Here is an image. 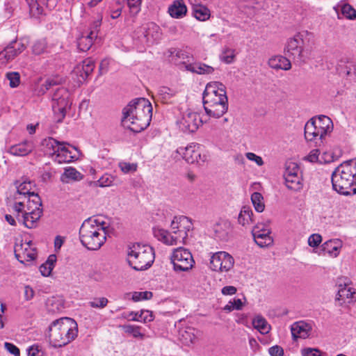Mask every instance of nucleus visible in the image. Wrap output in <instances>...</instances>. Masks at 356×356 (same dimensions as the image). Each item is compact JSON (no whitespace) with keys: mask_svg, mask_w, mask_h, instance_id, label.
<instances>
[{"mask_svg":"<svg viewBox=\"0 0 356 356\" xmlns=\"http://www.w3.org/2000/svg\"><path fill=\"white\" fill-rule=\"evenodd\" d=\"M122 125L135 133L145 129L152 117V106L145 98H136L123 108Z\"/></svg>","mask_w":356,"mask_h":356,"instance_id":"f257e3e1","label":"nucleus"},{"mask_svg":"<svg viewBox=\"0 0 356 356\" xmlns=\"http://www.w3.org/2000/svg\"><path fill=\"white\" fill-rule=\"evenodd\" d=\"M203 106L207 115L219 118L228 110L226 87L219 81L207 84L202 94Z\"/></svg>","mask_w":356,"mask_h":356,"instance_id":"f03ea898","label":"nucleus"},{"mask_svg":"<svg viewBox=\"0 0 356 356\" xmlns=\"http://www.w3.org/2000/svg\"><path fill=\"white\" fill-rule=\"evenodd\" d=\"M170 228L171 232L159 227H154V236L168 245L186 244L188 232L192 230L193 223L186 216H175L172 220Z\"/></svg>","mask_w":356,"mask_h":356,"instance_id":"7ed1b4c3","label":"nucleus"},{"mask_svg":"<svg viewBox=\"0 0 356 356\" xmlns=\"http://www.w3.org/2000/svg\"><path fill=\"white\" fill-rule=\"evenodd\" d=\"M105 225V222L93 218L85 220L79 229L82 245L88 250H99L106 240Z\"/></svg>","mask_w":356,"mask_h":356,"instance_id":"20e7f679","label":"nucleus"},{"mask_svg":"<svg viewBox=\"0 0 356 356\" xmlns=\"http://www.w3.org/2000/svg\"><path fill=\"white\" fill-rule=\"evenodd\" d=\"M78 334L77 323L70 318L54 321L49 326V343L54 348H60L72 342Z\"/></svg>","mask_w":356,"mask_h":356,"instance_id":"39448f33","label":"nucleus"},{"mask_svg":"<svg viewBox=\"0 0 356 356\" xmlns=\"http://www.w3.org/2000/svg\"><path fill=\"white\" fill-rule=\"evenodd\" d=\"M355 167L350 165L348 161L344 162L337 167L331 175L332 188L337 193L348 196L353 193L356 187V173Z\"/></svg>","mask_w":356,"mask_h":356,"instance_id":"423d86ee","label":"nucleus"},{"mask_svg":"<svg viewBox=\"0 0 356 356\" xmlns=\"http://www.w3.org/2000/svg\"><path fill=\"white\" fill-rule=\"evenodd\" d=\"M127 261L129 266L136 270H145L149 268L154 261L153 248L139 243L129 245Z\"/></svg>","mask_w":356,"mask_h":356,"instance_id":"0eeeda50","label":"nucleus"},{"mask_svg":"<svg viewBox=\"0 0 356 356\" xmlns=\"http://www.w3.org/2000/svg\"><path fill=\"white\" fill-rule=\"evenodd\" d=\"M307 35V31L299 32L287 39L286 42L284 49V54L295 65L305 64L309 58V51L305 48V38Z\"/></svg>","mask_w":356,"mask_h":356,"instance_id":"6e6552de","label":"nucleus"},{"mask_svg":"<svg viewBox=\"0 0 356 356\" xmlns=\"http://www.w3.org/2000/svg\"><path fill=\"white\" fill-rule=\"evenodd\" d=\"M66 143L60 142L52 137L42 140L41 145L45 155L51 157L58 163H70L76 158V155L67 147Z\"/></svg>","mask_w":356,"mask_h":356,"instance_id":"1a4fd4ad","label":"nucleus"},{"mask_svg":"<svg viewBox=\"0 0 356 356\" xmlns=\"http://www.w3.org/2000/svg\"><path fill=\"white\" fill-rule=\"evenodd\" d=\"M71 104L70 92L66 88H59L54 92L52 96L51 106L58 122H60L64 119Z\"/></svg>","mask_w":356,"mask_h":356,"instance_id":"9d476101","label":"nucleus"},{"mask_svg":"<svg viewBox=\"0 0 356 356\" xmlns=\"http://www.w3.org/2000/svg\"><path fill=\"white\" fill-rule=\"evenodd\" d=\"M135 36L143 46H149L157 43L162 37L161 29L154 22H148L135 31Z\"/></svg>","mask_w":356,"mask_h":356,"instance_id":"9b49d317","label":"nucleus"},{"mask_svg":"<svg viewBox=\"0 0 356 356\" xmlns=\"http://www.w3.org/2000/svg\"><path fill=\"white\" fill-rule=\"evenodd\" d=\"M171 263L175 272H186L194 266L195 261L191 252L184 248L175 249L170 256Z\"/></svg>","mask_w":356,"mask_h":356,"instance_id":"f8f14e48","label":"nucleus"},{"mask_svg":"<svg viewBox=\"0 0 356 356\" xmlns=\"http://www.w3.org/2000/svg\"><path fill=\"white\" fill-rule=\"evenodd\" d=\"M177 153L181 155L188 163H196L201 165L207 159V156L204 153L203 147L196 143H190L186 147L177 148Z\"/></svg>","mask_w":356,"mask_h":356,"instance_id":"ddd939ff","label":"nucleus"},{"mask_svg":"<svg viewBox=\"0 0 356 356\" xmlns=\"http://www.w3.org/2000/svg\"><path fill=\"white\" fill-rule=\"evenodd\" d=\"M286 186L292 191H300L303 186L300 168L295 163H289L284 171Z\"/></svg>","mask_w":356,"mask_h":356,"instance_id":"4468645a","label":"nucleus"},{"mask_svg":"<svg viewBox=\"0 0 356 356\" xmlns=\"http://www.w3.org/2000/svg\"><path fill=\"white\" fill-rule=\"evenodd\" d=\"M234 264L233 257L226 252H218L210 259V268L214 271L227 272Z\"/></svg>","mask_w":356,"mask_h":356,"instance_id":"2eb2a0df","label":"nucleus"},{"mask_svg":"<svg viewBox=\"0 0 356 356\" xmlns=\"http://www.w3.org/2000/svg\"><path fill=\"white\" fill-rule=\"evenodd\" d=\"M255 243L261 248L268 247L273 244V240L267 225L257 223L252 230Z\"/></svg>","mask_w":356,"mask_h":356,"instance_id":"dca6fc26","label":"nucleus"},{"mask_svg":"<svg viewBox=\"0 0 356 356\" xmlns=\"http://www.w3.org/2000/svg\"><path fill=\"white\" fill-rule=\"evenodd\" d=\"M179 124L184 131L195 132L202 124V120L198 113L187 110L183 113Z\"/></svg>","mask_w":356,"mask_h":356,"instance_id":"f3484780","label":"nucleus"},{"mask_svg":"<svg viewBox=\"0 0 356 356\" xmlns=\"http://www.w3.org/2000/svg\"><path fill=\"white\" fill-rule=\"evenodd\" d=\"M26 49L25 45L19 41L11 42L3 50L0 51V63L6 64L13 60Z\"/></svg>","mask_w":356,"mask_h":356,"instance_id":"a211bd4d","label":"nucleus"},{"mask_svg":"<svg viewBox=\"0 0 356 356\" xmlns=\"http://www.w3.org/2000/svg\"><path fill=\"white\" fill-rule=\"evenodd\" d=\"M312 330L311 323L303 321L293 323L291 326V335L293 340L306 339L309 337Z\"/></svg>","mask_w":356,"mask_h":356,"instance_id":"6ab92c4d","label":"nucleus"},{"mask_svg":"<svg viewBox=\"0 0 356 356\" xmlns=\"http://www.w3.org/2000/svg\"><path fill=\"white\" fill-rule=\"evenodd\" d=\"M42 214V209H31L25 211L21 217L18 216L17 220L19 222L23 223L27 228L31 229L36 226Z\"/></svg>","mask_w":356,"mask_h":356,"instance_id":"aec40b11","label":"nucleus"},{"mask_svg":"<svg viewBox=\"0 0 356 356\" xmlns=\"http://www.w3.org/2000/svg\"><path fill=\"white\" fill-rule=\"evenodd\" d=\"M183 66L186 70L200 75L212 74L215 71L214 67L202 62H194L191 63L184 62Z\"/></svg>","mask_w":356,"mask_h":356,"instance_id":"412c9836","label":"nucleus"},{"mask_svg":"<svg viewBox=\"0 0 356 356\" xmlns=\"http://www.w3.org/2000/svg\"><path fill=\"white\" fill-rule=\"evenodd\" d=\"M317 126L318 131H320V138H323L333 129L332 120L325 115H321L316 118H312Z\"/></svg>","mask_w":356,"mask_h":356,"instance_id":"4be33fe9","label":"nucleus"},{"mask_svg":"<svg viewBox=\"0 0 356 356\" xmlns=\"http://www.w3.org/2000/svg\"><path fill=\"white\" fill-rule=\"evenodd\" d=\"M33 144L31 141L26 140L11 146L8 152L14 156H24L30 154L33 151Z\"/></svg>","mask_w":356,"mask_h":356,"instance_id":"5701e85b","label":"nucleus"},{"mask_svg":"<svg viewBox=\"0 0 356 356\" xmlns=\"http://www.w3.org/2000/svg\"><path fill=\"white\" fill-rule=\"evenodd\" d=\"M268 64L270 67L275 70H289L291 68V60L288 57L277 55L269 58Z\"/></svg>","mask_w":356,"mask_h":356,"instance_id":"b1692460","label":"nucleus"},{"mask_svg":"<svg viewBox=\"0 0 356 356\" xmlns=\"http://www.w3.org/2000/svg\"><path fill=\"white\" fill-rule=\"evenodd\" d=\"M122 317L130 321L142 322L144 323L151 322L154 320V315L148 310H141L140 312H131L128 314L124 313Z\"/></svg>","mask_w":356,"mask_h":356,"instance_id":"393cba45","label":"nucleus"},{"mask_svg":"<svg viewBox=\"0 0 356 356\" xmlns=\"http://www.w3.org/2000/svg\"><path fill=\"white\" fill-rule=\"evenodd\" d=\"M187 13V8L184 0H175L168 8V13L175 19L184 17Z\"/></svg>","mask_w":356,"mask_h":356,"instance_id":"a878e982","label":"nucleus"},{"mask_svg":"<svg viewBox=\"0 0 356 356\" xmlns=\"http://www.w3.org/2000/svg\"><path fill=\"white\" fill-rule=\"evenodd\" d=\"M15 185L17 188V192L14 195L15 200L26 199L33 192L32 191L33 184L30 181H24L20 184L16 181Z\"/></svg>","mask_w":356,"mask_h":356,"instance_id":"bb28decb","label":"nucleus"},{"mask_svg":"<svg viewBox=\"0 0 356 356\" xmlns=\"http://www.w3.org/2000/svg\"><path fill=\"white\" fill-rule=\"evenodd\" d=\"M305 137L308 141L322 142L323 138H320V131H318L317 126L312 119H310L305 125Z\"/></svg>","mask_w":356,"mask_h":356,"instance_id":"cd10ccee","label":"nucleus"},{"mask_svg":"<svg viewBox=\"0 0 356 356\" xmlns=\"http://www.w3.org/2000/svg\"><path fill=\"white\" fill-rule=\"evenodd\" d=\"M337 300H342L343 302L351 303L356 300V290L345 284L340 288L337 295Z\"/></svg>","mask_w":356,"mask_h":356,"instance_id":"c85d7f7f","label":"nucleus"},{"mask_svg":"<svg viewBox=\"0 0 356 356\" xmlns=\"http://www.w3.org/2000/svg\"><path fill=\"white\" fill-rule=\"evenodd\" d=\"M95 39L96 38L90 35L87 31L81 33L76 38L78 49L81 51L89 50Z\"/></svg>","mask_w":356,"mask_h":356,"instance_id":"c756f323","label":"nucleus"},{"mask_svg":"<svg viewBox=\"0 0 356 356\" xmlns=\"http://www.w3.org/2000/svg\"><path fill=\"white\" fill-rule=\"evenodd\" d=\"M202 2L190 3L192 5L193 16L199 21H206L210 17V10Z\"/></svg>","mask_w":356,"mask_h":356,"instance_id":"7c9ffc66","label":"nucleus"},{"mask_svg":"<svg viewBox=\"0 0 356 356\" xmlns=\"http://www.w3.org/2000/svg\"><path fill=\"white\" fill-rule=\"evenodd\" d=\"M341 247V241L339 239L329 240L322 245V250L325 253L337 257Z\"/></svg>","mask_w":356,"mask_h":356,"instance_id":"2f4dec72","label":"nucleus"},{"mask_svg":"<svg viewBox=\"0 0 356 356\" xmlns=\"http://www.w3.org/2000/svg\"><path fill=\"white\" fill-rule=\"evenodd\" d=\"M238 222L243 227L251 225L253 222V211L250 207H243L238 218Z\"/></svg>","mask_w":356,"mask_h":356,"instance_id":"473e14b6","label":"nucleus"},{"mask_svg":"<svg viewBox=\"0 0 356 356\" xmlns=\"http://www.w3.org/2000/svg\"><path fill=\"white\" fill-rule=\"evenodd\" d=\"M95 68V63L90 58H87L82 62V65H78L75 69L74 72L78 73L81 72V70L83 71L81 72L80 76L82 77V79H86L93 71Z\"/></svg>","mask_w":356,"mask_h":356,"instance_id":"72a5a7b5","label":"nucleus"},{"mask_svg":"<svg viewBox=\"0 0 356 356\" xmlns=\"http://www.w3.org/2000/svg\"><path fill=\"white\" fill-rule=\"evenodd\" d=\"M252 325L254 329L257 330L262 334H267L270 330V325L266 318L261 315H257L253 318Z\"/></svg>","mask_w":356,"mask_h":356,"instance_id":"f704fd0d","label":"nucleus"},{"mask_svg":"<svg viewBox=\"0 0 356 356\" xmlns=\"http://www.w3.org/2000/svg\"><path fill=\"white\" fill-rule=\"evenodd\" d=\"M56 261V256L55 254H51L49 256L47 260L42 264L40 268V272L42 275L48 277L51 273L53 268H54L55 263Z\"/></svg>","mask_w":356,"mask_h":356,"instance_id":"c9c22d12","label":"nucleus"},{"mask_svg":"<svg viewBox=\"0 0 356 356\" xmlns=\"http://www.w3.org/2000/svg\"><path fill=\"white\" fill-rule=\"evenodd\" d=\"M179 339L184 345L189 346L196 339V336L193 332V330L188 327L179 332Z\"/></svg>","mask_w":356,"mask_h":356,"instance_id":"e433bc0d","label":"nucleus"},{"mask_svg":"<svg viewBox=\"0 0 356 356\" xmlns=\"http://www.w3.org/2000/svg\"><path fill=\"white\" fill-rule=\"evenodd\" d=\"M47 308L49 312L57 313L63 309V304L60 299L51 298L47 301Z\"/></svg>","mask_w":356,"mask_h":356,"instance_id":"4c0bfd02","label":"nucleus"},{"mask_svg":"<svg viewBox=\"0 0 356 356\" xmlns=\"http://www.w3.org/2000/svg\"><path fill=\"white\" fill-rule=\"evenodd\" d=\"M251 201L257 212H262L265 209L263 195L259 192H254L251 195Z\"/></svg>","mask_w":356,"mask_h":356,"instance_id":"58836bf2","label":"nucleus"},{"mask_svg":"<svg viewBox=\"0 0 356 356\" xmlns=\"http://www.w3.org/2000/svg\"><path fill=\"white\" fill-rule=\"evenodd\" d=\"M47 42L45 38H41L33 42L31 49L35 55H40L46 51Z\"/></svg>","mask_w":356,"mask_h":356,"instance_id":"ea45409f","label":"nucleus"},{"mask_svg":"<svg viewBox=\"0 0 356 356\" xmlns=\"http://www.w3.org/2000/svg\"><path fill=\"white\" fill-rule=\"evenodd\" d=\"M27 210L42 209V201L40 196L34 191L28 197Z\"/></svg>","mask_w":356,"mask_h":356,"instance_id":"a19ab883","label":"nucleus"},{"mask_svg":"<svg viewBox=\"0 0 356 356\" xmlns=\"http://www.w3.org/2000/svg\"><path fill=\"white\" fill-rule=\"evenodd\" d=\"M176 91L170 88L162 86L159 88L158 95L163 102H167L170 98L174 97Z\"/></svg>","mask_w":356,"mask_h":356,"instance_id":"79ce46f5","label":"nucleus"},{"mask_svg":"<svg viewBox=\"0 0 356 356\" xmlns=\"http://www.w3.org/2000/svg\"><path fill=\"white\" fill-rule=\"evenodd\" d=\"M64 178L73 180L79 181L82 179V175L74 168H68L65 170L62 176V180L64 181Z\"/></svg>","mask_w":356,"mask_h":356,"instance_id":"37998d69","label":"nucleus"},{"mask_svg":"<svg viewBox=\"0 0 356 356\" xmlns=\"http://www.w3.org/2000/svg\"><path fill=\"white\" fill-rule=\"evenodd\" d=\"M342 15L349 19H353L356 18V10L355 9L348 3H342L339 5Z\"/></svg>","mask_w":356,"mask_h":356,"instance_id":"c03bdc74","label":"nucleus"},{"mask_svg":"<svg viewBox=\"0 0 356 356\" xmlns=\"http://www.w3.org/2000/svg\"><path fill=\"white\" fill-rule=\"evenodd\" d=\"M235 50L230 48H225L220 56V60L226 64H231L234 61L235 59Z\"/></svg>","mask_w":356,"mask_h":356,"instance_id":"a18cd8bd","label":"nucleus"},{"mask_svg":"<svg viewBox=\"0 0 356 356\" xmlns=\"http://www.w3.org/2000/svg\"><path fill=\"white\" fill-rule=\"evenodd\" d=\"M114 177L110 174H104L97 181L94 182L95 186L107 187L113 184Z\"/></svg>","mask_w":356,"mask_h":356,"instance_id":"49530a36","label":"nucleus"},{"mask_svg":"<svg viewBox=\"0 0 356 356\" xmlns=\"http://www.w3.org/2000/svg\"><path fill=\"white\" fill-rule=\"evenodd\" d=\"M122 329L125 333L131 334L135 338H143L144 334L140 332V327L132 325H126L122 326Z\"/></svg>","mask_w":356,"mask_h":356,"instance_id":"de8ad7c7","label":"nucleus"},{"mask_svg":"<svg viewBox=\"0 0 356 356\" xmlns=\"http://www.w3.org/2000/svg\"><path fill=\"white\" fill-rule=\"evenodd\" d=\"M6 78L9 81V86L10 88H16L20 83V74L17 72H7Z\"/></svg>","mask_w":356,"mask_h":356,"instance_id":"09e8293b","label":"nucleus"},{"mask_svg":"<svg viewBox=\"0 0 356 356\" xmlns=\"http://www.w3.org/2000/svg\"><path fill=\"white\" fill-rule=\"evenodd\" d=\"M29 7L30 15L33 17H38L42 14L43 9L39 5L37 0L28 3Z\"/></svg>","mask_w":356,"mask_h":356,"instance_id":"8fccbe9b","label":"nucleus"},{"mask_svg":"<svg viewBox=\"0 0 356 356\" xmlns=\"http://www.w3.org/2000/svg\"><path fill=\"white\" fill-rule=\"evenodd\" d=\"M152 293L151 291H140V292H134L132 296V300L135 302L143 300H149L152 297Z\"/></svg>","mask_w":356,"mask_h":356,"instance_id":"3c124183","label":"nucleus"},{"mask_svg":"<svg viewBox=\"0 0 356 356\" xmlns=\"http://www.w3.org/2000/svg\"><path fill=\"white\" fill-rule=\"evenodd\" d=\"M127 5L132 15L138 14L140 10L141 0H127Z\"/></svg>","mask_w":356,"mask_h":356,"instance_id":"603ef678","label":"nucleus"},{"mask_svg":"<svg viewBox=\"0 0 356 356\" xmlns=\"http://www.w3.org/2000/svg\"><path fill=\"white\" fill-rule=\"evenodd\" d=\"M108 302V299L106 298H97L89 302V305L93 308L102 309L106 306Z\"/></svg>","mask_w":356,"mask_h":356,"instance_id":"864d4df0","label":"nucleus"},{"mask_svg":"<svg viewBox=\"0 0 356 356\" xmlns=\"http://www.w3.org/2000/svg\"><path fill=\"white\" fill-rule=\"evenodd\" d=\"M17 202L13 205V210L15 213V218L21 217L26 211H24V202L21 200H16Z\"/></svg>","mask_w":356,"mask_h":356,"instance_id":"5fc2aeb1","label":"nucleus"},{"mask_svg":"<svg viewBox=\"0 0 356 356\" xmlns=\"http://www.w3.org/2000/svg\"><path fill=\"white\" fill-rule=\"evenodd\" d=\"M27 351L28 356H44L41 347L38 344L30 346Z\"/></svg>","mask_w":356,"mask_h":356,"instance_id":"6e6d98bb","label":"nucleus"},{"mask_svg":"<svg viewBox=\"0 0 356 356\" xmlns=\"http://www.w3.org/2000/svg\"><path fill=\"white\" fill-rule=\"evenodd\" d=\"M101 24L102 22L99 19L94 21L91 24L90 29L86 31L89 33L90 35H92L97 38Z\"/></svg>","mask_w":356,"mask_h":356,"instance_id":"4d7b16f0","label":"nucleus"},{"mask_svg":"<svg viewBox=\"0 0 356 356\" xmlns=\"http://www.w3.org/2000/svg\"><path fill=\"white\" fill-rule=\"evenodd\" d=\"M119 166L124 173L135 172L137 169V165L136 164L126 162L120 163Z\"/></svg>","mask_w":356,"mask_h":356,"instance_id":"13d9d810","label":"nucleus"},{"mask_svg":"<svg viewBox=\"0 0 356 356\" xmlns=\"http://www.w3.org/2000/svg\"><path fill=\"white\" fill-rule=\"evenodd\" d=\"M322 241V236L318 234H313L308 238V244L311 247H317Z\"/></svg>","mask_w":356,"mask_h":356,"instance_id":"bf43d9fd","label":"nucleus"},{"mask_svg":"<svg viewBox=\"0 0 356 356\" xmlns=\"http://www.w3.org/2000/svg\"><path fill=\"white\" fill-rule=\"evenodd\" d=\"M5 348L8 352L14 356H20V350L13 343L6 342L4 343Z\"/></svg>","mask_w":356,"mask_h":356,"instance_id":"052dcab7","label":"nucleus"},{"mask_svg":"<svg viewBox=\"0 0 356 356\" xmlns=\"http://www.w3.org/2000/svg\"><path fill=\"white\" fill-rule=\"evenodd\" d=\"M245 156L248 160L255 162L259 166L264 165V161L262 158L259 156H257L254 153L248 152L246 153Z\"/></svg>","mask_w":356,"mask_h":356,"instance_id":"680f3d73","label":"nucleus"},{"mask_svg":"<svg viewBox=\"0 0 356 356\" xmlns=\"http://www.w3.org/2000/svg\"><path fill=\"white\" fill-rule=\"evenodd\" d=\"M62 82V79L59 77H52L46 80L44 86L46 90H49L51 86H56Z\"/></svg>","mask_w":356,"mask_h":356,"instance_id":"e2e57ef3","label":"nucleus"},{"mask_svg":"<svg viewBox=\"0 0 356 356\" xmlns=\"http://www.w3.org/2000/svg\"><path fill=\"white\" fill-rule=\"evenodd\" d=\"M268 353L270 356H283L284 350L279 346H273L268 349Z\"/></svg>","mask_w":356,"mask_h":356,"instance_id":"0e129e2a","label":"nucleus"},{"mask_svg":"<svg viewBox=\"0 0 356 356\" xmlns=\"http://www.w3.org/2000/svg\"><path fill=\"white\" fill-rule=\"evenodd\" d=\"M319 150L318 149H313L310 152L309 155L306 157V159L312 163H315L318 161L319 156Z\"/></svg>","mask_w":356,"mask_h":356,"instance_id":"69168bd1","label":"nucleus"},{"mask_svg":"<svg viewBox=\"0 0 356 356\" xmlns=\"http://www.w3.org/2000/svg\"><path fill=\"white\" fill-rule=\"evenodd\" d=\"M302 356H321V352L315 348H307L302 350Z\"/></svg>","mask_w":356,"mask_h":356,"instance_id":"338daca9","label":"nucleus"},{"mask_svg":"<svg viewBox=\"0 0 356 356\" xmlns=\"http://www.w3.org/2000/svg\"><path fill=\"white\" fill-rule=\"evenodd\" d=\"M237 289L234 286H226L221 289V293L225 296H232L236 293Z\"/></svg>","mask_w":356,"mask_h":356,"instance_id":"774afa93","label":"nucleus"}]
</instances>
